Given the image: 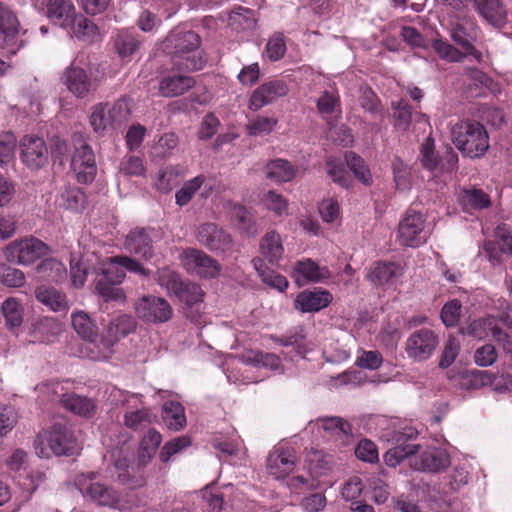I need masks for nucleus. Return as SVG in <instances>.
<instances>
[{"label": "nucleus", "instance_id": "2f4dec72", "mask_svg": "<svg viewBox=\"0 0 512 512\" xmlns=\"http://www.w3.org/2000/svg\"><path fill=\"white\" fill-rule=\"evenodd\" d=\"M478 13L492 26L503 27L507 22V11L500 0H474Z\"/></svg>", "mask_w": 512, "mask_h": 512}, {"label": "nucleus", "instance_id": "423d86ee", "mask_svg": "<svg viewBox=\"0 0 512 512\" xmlns=\"http://www.w3.org/2000/svg\"><path fill=\"white\" fill-rule=\"evenodd\" d=\"M36 454L41 458L52 455H72L77 449L76 440L70 428L65 424L56 423L50 430L39 434L34 442Z\"/></svg>", "mask_w": 512, "mask_h": 512}, {"label": "nucleus", "instance_id": "2eb2a0df", "mask_svg": "<svg viewBox=\"0 0 512 512\" xmlns=\"http://www.w3.org/2000/svg\"><path fill=\"white\" fill-rule=\"evenodd\" d=\"M71 167L79 183L89 184L94 181L97 174L95 154L84 141L75 147Z\"/></svg>", "mask_w": 512, "mask_h": 512}, {"label": "nucleus", "instance_id": "bb28decb", "mask_svg": "<svg viewBox=\"0 0 512 512\" xmlns=\"http://www.w3.org/2000/svg\"><path fill=\"white\" fill-rule=\"evenodd\" d=\"M203 295L201 287L194 283H184L175 295L186 305L185 314L193 322H197L200 317Z\"/></svg>", "mask_w": 512, "mask_h": 512}, {"label": "nucleus", "instance_id": "49530a36", "mask_svg": "<svg viewBox=\"0 0 512 512\" xmlns=\"http://www.w3.org/2000/svg\"><path fill=\"white\" fill-rule=\"evenodd\" d=\"M497 324L498 318L492 315L475 319L468 325L465 334L482 340L493 334Z\"/></svg>", "mask_w": 512, "mask_h": 512}, {"label": "nucleus", "instance_id": "79ce46f5", "mask_svg": "<svg viewBox=\"0 0 512 512\" xmlns=\"http://www.w3.org/2000/svg\"><path fill=\"white\" fill-rule=\"evenodd\" d=\"M162 418L165 425L173 431H179L186 425L184 408L179 402H166L162 408Z\"/></svg>", "mask_w": 512, "mask_h": 512}, {"label": "nucleus", "instance_id": "338daca9", "mask_svg": "<svg viewBox=\"0 0 512 512\" xmlns=\"http://www.w3.org/2000/svg\"><path fill=\"white\" fill-rule=\"evenodd\" d=\"M383 357L379 351L359 349L357 352L356 365L368 369L376 370L381 367Z\"/></svg>", "mask_w": 512, "mask_h": 512}, {"label": "nucleus", "instance_id": "473e14b6", "mask_svg": "<svg viewBox=\"0 0 512 512\" xmlns=\"http://www.w3.org/2000/svg\"><path fill=\"white\" fill-rule=\"evenodd\" d=\"M265 176L275 183H287L292 181L297 168L288 160L276 158L268 161L264 167Z\"/></svg>", "mask_w": 512, "mask_h": 512}, {"label": "nucleus", "instance_id": "9d476101", "mask_svg": "<svg viewBox=\"0 0 512 512\" xmlns=\"http://www.w3.org/2000/svg\"><path fill=\"white\" fill-rule=\"evenodd\" d=\"M48 253V246L35 237H24L10 242L4 249L8 262L26 266Z\"/></svg>", "mask_w": 512, "mask_h": 512}, {"label": "nucleus", "instance_id": "ddd939ff", "mask_svg": "<svg viewBox=\"0 0 512 512\" xmlns=\"http://www.w3.org/2000/svg\"><path fill=\"white\" fill-rule=\"evenodd\" d=\"M183 267L191 274L215 278L220 273L219 263L202 250L186 249L180 255Z\"/></svg>", "mask_w": 512, "mask_h": 512}, {"label": "nucleus", "instance_id": "cd10ccee", "mask_svg": "<svg viewBox=\"0 0 512 512\" xmlns=\"http://www.w3.org/2000/svg\"><path fill=\"white\" fill-rule=\"evenodd\" d=\"M310 426L323 429L331 437L347 445L352 439V427L348 421L338 416L321 417L309 423Z\"/></svg>", "mask_w": 512, "mask_h": 512}, {"label": "nucleus", "instance_id": "0e129e2a", "mask_svg": "<svg viewBox=\"0 0 512 512\" xmlns=\"http://www.w3.org/2000/svg\"><path fill=\"white\" fill-rule=\"evenodd\" d=\"M88 275V268L85 261L75 255L70 259V276L72 284L75 288L84 286Z\"/></svg>", "mask_w": 512, "mask_h": 512}, {"label": "nucleus", "instance_id": "6ab92c4d", "mask_svg": "<svg viewBox=\"0 0 512 512\" xmlns=\"http://www.w3.org/2000/svg\"><path fill=\"white\" fill-rule=\"evenodd\" d=\"M288 86L282 79H272L262 83L250 96L248 108L258 111L288 93Z\"/></svg>", "mask_w": 512, "mask_h": 512}, {"label": "nucleus", "instance_id": "4d7b16f0", "mask_svg": "<svg viewBox=\"0 0 512 512\" xmlns=\"http://www.w3.org/2000/svg\"><path fill=\"white\" fill-rule=\"evenodd\" d=\"M345 162L355 177L364 185H369L372 181L371 174L364 160L354 152L345 153Z\"/></svg>", "mask_w": 512, "mask_h": 512}, {"label": "nucleus", "instance_id": "5701e85b", "mask_svg": "<svg viewBox=\"0 0 512 512\" xmlns=\"http://www.w3.org/2000/svg\"><path fill=\"white\" fill-rule=\"evenodd\" d=\"M450 465V456L445 449L429 447L411 461L414 470L439 472Z\"/></svg>", "mask_w": 512, "mask_h": 512}, {"label": "nucleus", "instance_id": "dca6fc26", "mask_svg": "<svg viewBox=\"0 0 512 512\" xmlns=\"http://www.w3.org/2000/svg\"><path fill=\"white\" fill-rule=\"evenodd\" d=\"M20 158L25 166L37 170L48 162V147L43 138L25 135L19 143Z\"/></svg>", "mask_w": 512, "mask_h": 512}, {"label": "nucleus", "instance_id": "1a4fd4ad", "mask_svg": "<svg viewBox=\"0 0 512 512\" xmlns=\"http://www.w3.org/2000/svg\"><path fill=\"white\" fill-rule=\"evenodd\" d=\"M88 68V56L84 53H78L63 72L62 78L67 89L80 99L88 97L94 90Z\"/></svg>", "mask_w": 512, "mask_h": 512}, {"label": "nucleus", "instance_id": "e2e57ef3", "mask_svg": "<svg viewBox=\"0 0 512 512\" xmlns=\"http://www.w3.org/2000/svg\"><path fill=\"white\" fill-rule=\"evenodd\" d=\"M393 119L394 126L398 131L405 132L410 126L411 123V108L409 104L405 100H399L397 103L393 104Z\"/></svg>", "mask_w": 512, "mask_h": 512}, {"label": "nucleus", "instance_id": "c756f323", "mask_svg": "<svg viewBox=\"0 0 512 512\" xmlns=\"http://www.w3.org/2000/svg\"><path fill=\"white\" fill-rule=\"evenodd\" d=\"M47 17L66 28L74 24L76 10L71 0H50L45 4Z\"/></svg>", "mask_w": 512, "mask_h": 512}, {"label": "nucleus", "instance_id": "774afa93", "mask_svg": "<svg viewBox=\"0 0 512 512\" xmlns=\"http://www.w3.org/2000/svg\"><path fill=\"white\" fill-rule=\"evenodd\" d=\"M461 302L457 299L447 302L441 310V320L446 327H454L461 316Z\"/></svg>", "mask_w": 512, "mask_h": 512}, {"label": "nucleus", "instance_id": "680f3d73", "mask_svg": "<svg viewBox=\"0 0 512 512\" xmlns=\"http://www.w3.org/2000/svg\"><path fill=\"white\" fill-rule=\"evenodd\" d=\"M327 173L336 184L348 188L351 185V177L341 160L329 159L327 161Z\"/></svg>", "mask_w": 512, "mask_h": 512}, {"label": "nucleus", "instance_id": "a18cd8bd", "mask_svg": "<svg viewBox=\"0 0 512 512\" xmlns=\"http://www.w3.org/2000/svg\"><path fill=\"white\" fill-rule=\"evenodd\" d=\"M38 273L46 281L61 283L67 277L65 265L56 259H45L37 267Z\"/></svg>", "mask_w": 512, "mask_h": 512}, {"label": "nucleus", "instance_id": "e433bc0d", "mask_svg": "<svg viewBox=\"0 0 512 512\" xmlns=\"http://www.w3.org/2000/svg\"><path fill=\"white\" fill-rule=\"evenodd\" d=\"M334 464L333 456L323 450L311 448L306 454V465L312 478L327 474Z\"/></svg>", "mask_w": 512, "mask_h": 512}, {"label": "nucleus", "instance_id": "f8f14e48", "mask_svg": "<svg viewBox=\"0 0 512 512\" xmlns=\"http://www.w3.org/2000/svg\"><path fill=\"white\" fill-rule=\"evenodd\" d=\"M438 345V335L429 328H421L408 336L405 351L414 362H424L433 356Z\"/></svg>", "mask_w": 512, "mask_h": 512}, {"label": "nucleus", "instance_id": "a211bd4d", "mask_svg": "<svg viewBox=\"0 0 512 512\" xmlns=\"http://www.w3.org/2000/svg\"><path fill=\"white\" fill-rule=\"evenodd\" d=\"M403 275V268L397 262L376 261L369 268L366 278L374 286L383 289L395 288Z\"/></svg>", "mask_w": 512, "mask_h": 512}, {"label": "nucleus", "instance_id": "3c124183", "mask_svg": "<svg viewBox=\"0 0 512 512\" xmlns=\"http://www.w3.org/2000/svg\"><path fill=\"white\" fill-rule=\"evenodd\" d=\"M16 146L17 139L11 131H0V168L14 161Z\"/></svg>", "mask_w": 512, "mask_h": 512}, {"label": "nucleus", "instance_id": "603ef678", "mask_svg": "<svg viewBox=\"0 0 512 512\" xmlns=\"http://www.w3.org/2000/svg\"><path fill=\"white\" fill-rule=\"evenodd\" d=\"M86 197L77 187L66 186L60 194V203L66 209L79 212L84 209Z\"/></svg>", "mask_w": 512, "mask_h": 512}, {"label": "nucleus", "instance_id": "f704fd0d", "mask_svg": "<svg viewBox=\"0 0 512 512\" xmlns=\"http://www.w3.org/2000/svg\"><path fill=\"white\" fill-rule=\"evenodd\" d=\"M35 297L53 312H67L69 309L66 295L53 287H38L35 290Z\"/></svg>", "mask_w": 512, "mask_h": 512}, {"label": "nucleus", "instance_id": "052dcab7", "mask_svg": "<svg viewBox=\"0 0 512 512\" xmlns=\"http://www.w3.org/2000/svg\"><path fill=\"white\" fill-rule=\"evenodd\" d=\"M432 47L441 59L449 62H461L465 56H469L466 51L463 53L448 41L442 39H435Z\"/></svg>", "mask_w": 512, "mask_h": 512}, {"label": "nucleus", "instance_id": "a878e982", "mask_svg": "<svg viewBox=\"0 0 512 512\" xmlns=\"http://www.w3.org/2000/svg\"><path fill=\"white\" fill-rule=\"evenodd\" d=\"M475 386L490 387L494 392L505 394L512 391V375L509 373H494L488 370H475L471 373Z\"/></svg>", "mask_w": 512, "mask_h": 512}, {"label": "nucleus", "instance_id": "4c0bfd02", "mask_svg": "<svg viewBox=\"0 0 512 512\" xmlns=\"http://www.w3.org/2000/svg\"><path fill=\"white\" fill-rule=\"evenodd\" d=\"M60 401L66 410L82 417H91L96 410V404L92 399L75 393L64 394Z\"/></svg>", "mask_w": 512, "mask_h": 512}, {"label": "nucleus", "instance_id": "7ed1b4c3", "mask_svg": "<svg viewBox=\"0 0 512 512\" xmlns=\"http://www.w3.org/2000/svg\"><path fill=\"white\" fill-rule=\"evenodd\" d=\"M201 39L194 31H173L166 38V47L173 49L172 61L179 70H200L204 59L199 50Z\"/></svg>", "mask_w": 512, "mask_h": 512}, {"label": "nucleus", "instance_id": "6e6d98bb", "mask_svg": "<svg viewBox=\"0 0 512 512\" xmlns=\"http://www.w3.org/2000/svg\"><path fill=\"white\" fill-rule=\"evenodd\" d=\"M205 181L203 175H198L188 181L175 194V202L179 206L187 205Z\"/></svg>", "mask_w": 512, "mask_h": 512}, {"label": "nucleus", "instance_id": "5fc2aeb1", "mask_svg": "<svg viewBox=\"0 0 512 512\" xmlns=\"http://www.w3.org/2000/svg\"><path fill=\"white\" fill-rule=\"evenodd\" d=\"M440 156L435 151L434 140L428 136L420 147V160L422 166L435 173L438 170Z\"/></svg>", "mask_w": 512, "mask_h": 512}, {"label": "nucleus", "instance_id": "c9c22d12", "mask_svg": "<svg viewBox=\"0 0 512 512\" xmlns=\"http://www.w3.org/2000/svg\"><path fill=\"white\" fill-rule=\"evenodd\" d=\"M154 416L150 409L140 403H134L124 414V424L127 428L139 431L147 428L153 421Z\"/></svg>", "mask_w": 512, "mask_h": 512}, {"label": "nucleus", "instance_id": "72a5a7b5", "mask_svg": "<svg viewBox=\"0 0 512 512\" xmlns=\"http://www.w3.org/2000/svg\"><path fill=\"white\" fill-rule=\"evenodd\" d=\"M262 257L272 265H277L284 255L282 238L274 230L267 232L260 241Z\"/></svg>", "mask_w": 512, "mask_h": 512}, {"label": "nucleus", "instance_id": "a19ab883", "mask_svg": "<svg viewBox=\"0 0 512 512\" xmlns=\"http://www.w3.org/2000/svg\"><path fill=\"white\" fill-rule=\"evenodd\" d=\"M274 341L279 345L292 347L295 353L302 358L311 350L302 327L289 331L285 335L275 338Z\"/></svg>", "mask_w": 512, "mask_h": 512}, {"label": "nucleus", "instance_id": "4be33fe9", "mask_svg": "<svg viewBox=\"0 0 512 512\" xmlns=\"http://www.w3.org/2000/svg\"><path fill=\"white\" fill-rule=\"evenodd\" d=\"M198 242L211 251H225L231 247V236L214 223L201 224L196 234Z\"/></svg>", "mask_w": 512, "mask_h": 512}, {"label": "nucleus", "instance_id": "de8ad7c7", "mask_svg": "<svg viewBox=\"0 0 512 512\" xmlns=\"http://www.w3.org/2000/svg\"><path fill=\"white\" fill-rule=\"evenodd\" d=\"M460 202L465 209L481 210L491 204L490 197L477 188L464 189L460 194Z\"/></svg>", "mask_w": 512, "mask_h": 512}, {"label": "nucleus", "instance_id": "f3484780", "mask_svg": "<svg viewBox=\"0 0 512 512\" xmlns=\"http://www.w3.org/2000/svg\"><path fill=\"white\" fill-rule=\"evenodd\" d=\"M135 310L139 318L151 323H165L173 315L170 304L156 296L142 297L136 303Z\"/></svg>", "mask_w": 512, "mask_h": 512}, {"label": "nucleus", "instance_id": "13d9d810", "mask_svg": "<svg viewBox=\"0 0 512 512\" xmlns=\"http://www.w3.org/2000/svg\"><path fill=\"white\" fill-rule=\"evenodd\" d=\"M139 45V39L127 31H121L115 40L116 50L122 59L133 55L139 48Z\"/></svg>", "mask_w": 512, "mask_h": 512}, {"label": "nucleus", "instance_id": "6e6552de", "mask_svg": "<svg viewBox=\"0 0 512 512\" xmlns=\"http://www.w3.org/2000/svg\"><path fill=\"white\" fill-rule=\"evenodd\" d=\"M130 115L128 103L124 99L116 102H101L91 108L90 125L95 133L104 135L109 129L124 123Z\"/></svg>", "mask_w": 512, "mask_h": 512}, {"label": "nucleus", "instance_id": "b1692460", "mask_svg": "<svg viewBox=\"0 0 512 512\" xmlns=\"http://www.w3.org/2000/svg\"><path fill=\"white\" fill-rule=\"evenodd\" d=\"M296 455L292 449L277 447L268 456L267 472L275 479H283L293 471Z\"/></svg>", "mask_w": 512, "mask_h": 512}, {"label": "nucleus", "instance_id": "bf43d9fd", "mask_svg": "<svg viewBox=\"0 0 512 512\" xmlns=\"http://www.w3.org/2000/svg\"><path fill=\"white\" fill-rule=\"evenodd\" d=\"M278 120L273 117L257 116L255 119L249 121L246 126L247 133L250 136H264L273 132Z\"/></svg>", "mask_w": 512, "mask_h": 512}, {"label": "nucleus", "instance_id": "9b49d317", "mask_svg": "<svg viewBox=\"0 0 512 512\" xmlns=\"http://www.w3.org/2000/svg\"><path fill=\"white\" fill-rule=\"evenodd\" d=\"M136 328L135 319L126 314L119 315L112 319L107 328L106 335L100 341L101 349L97 354L89 355L95 361H106L113 353V346L123 337L133 332Z\"/></svg>", "mask_w": 512, "mask_h": 512}, {"label": "nucleus", "instance_id": "864d4df0", "mask_svg": "<svg viewBox=\"0 0 512 512\" xmlns=\"http://www.w3.org/2000/svg\"><path fill=\"white\" fill-rule=\"evenodd\" d=\"M230 25L236 29L252 30L256 26L254 12L245 7L235 8L229 15Z\"/></svg>", "mask_w": 512, "mask_h": 512}, {"label": "nucleus", "instance_id": "f03ea898", "mask_svg": "<svg viewBox=\"0 0 512 512\" xmlns=\"http://www.w3.org/2000/svg\"><path fill=\"white\" fill-rule=\"evenodd\" d=\"M97 472L81 473L76 478V485L85 498L99 506L109 507L120 511H128L140 505L141 499L133 494L127 493L121 496L114 488L97 480Z\"/></svg>", "mask_w": 512, "mask_h": 512}, {"label": "nucleus", "instance_id": "69168bd1", "mask_svg": "<svg viewBox=\"0 0 512 512\" xmlns=\"http://www.w3.org/2000/svg\"><path fill=\"white\" fill-rule=\"evenodd\" d=\"M141 395L130 393L124 390H121L117 387H112L108 392V400L111 404L115 406H125L126 409H130V407L134 403H140Z\"/></svg>", "mask_w": 512, "mask_h": 512}, {"label": "nucleus", "instance_id": "c03bdc74", "mask_svg": "<svg viewBox=\"0 0 512 512\" xmlns=\"http://www.w3.org/2000/svg\"><path fill=\"white\" fill-rule=\"evenodd\" d=\"M242 359L244 363L259 368H266L273 371L280 368V358L274 353L250 350L243 354Z\"/></svg>", "mask_w": 512, "mask_h": 512}, {"label": "nucleus", "instance_id": "20e7f679", "mask_svg": "<svg viewBox=\"0 0 512 512\" xmlns=\"http://www.w3.org/2000/svg\"><path fill=\"white\" fill-rule=\"evenodd\" d=\"M454 9L450 15L449 30L452 40L475 61L482 62V53L472 44L477 38L478 27L474 19L464 10V0H442Z\"/></svg>", "mask_w": 512, "mask_h": 512}, {"label": "nucleus", "instance_id": "393cba45", "mask_svg": "<svg viewBox=\"0 0 512 512\" xmlns=\"http://www.w3.org/2000/svg\"><path fill=\"white\" fill-rule=\"evenodd\" d=\"M332 294L321 288L304 290L294 301L295 308L302 313H314L326 308L332 302Z\"/></svg>", "mask_w": 512, "mask_h": 512}, {"label": "nucleus", "instance_id": "aec40b11", "mask_svg": "<svg viewBox=\"0 0 512 512\" xmlns=\"http://www.w3.org/2000/svg\"><path fill=\"white\" fill-rule=\"evenodd\" d=\"M330 271L326 266H320L311 258H304L294 263L291 276L295 283L301 287L308 283H322L330 278Z\"/></svg>", "mask_w": 512, "mask_h": 512}, {"label": "nucleus", "instance_id": "4468645a", "mask_svg": "<svg viewBox=\"0 0 512 512\" xmlns=\"http://www.w3.org/2000/svg\"><path fill=\"white\" fill-rule=\"evenodd\" d=\"M20 22L15 13L6 5L0 3V49L11 54L22 47L19 41Z\"/></svg>", "mask_w": 512, "mask_h": 512}, {"label": "nucleus", "instance_id": "39448f33", "mask_svg": "<svg viewBox=\"0 0 512 512\" xmlns=\"http://www.w3.org/2000/svg\"><path fill=\"white\" fill-rule=\"evenodd\" d=\"M451 137L457 149L466 157L479 158L489 148V136L479 122H460L451 130Z\"/></svg>", "mask_w": 512, "mask_h": 512}, {"label": "nucleus", "instance_id": "58836bf2", "mask_svg": "<svg viewBox=\"0 0 512 512\" xmlns=\"http://www.w3.org/2000/svg\"><path fill=\"white\" fill-rule=\"evenodd\" d=\"M194 85L193 78L185 75L169 76L159 83V92L164 97L182 95Z\"/></svg>", "mask_w": 512, "mask_h": 512}, {"label": "nucleus", "instance_id": "c85d7f7f", "mask_svg": "<svg viewBox=\"0 0 512 512\" xmlns=\"http://www.w3.org/2000/svg\"><path fill=\"white\" fill-rule=\"evenodd\" d=\"M125 249L144 259H151L154 255L153 241L149 230L135 228L131 230L125 239Z\"/></svg>", "mask_w": 512, "mask_h": 512}, {"label": "nucleus", "instance_id": "37998d69", "mask_svg": "<svg viewBox=\"0 0 512 512\" xmlns=\"http://www.w3.org/2000/svg\"><path fill=\"white\" fill-rule=\"evenodd\" d=\"M162 441L161 434L150 429L142 438L138 453V460L140 465L146 466L156 454Z\"/></svg>", "mask_w": 512, "mask_h": 512}, {"label": "nucleus", "instance_id": "7c9ffc66", "mask_svg": "<svg viewBox=\"0 0 512 512\" xmlns=\"http://www.w3.org/2000/svg\"><path fill=\"white\" fill-rule=\"evenodd\" d=\"M72 326L77 334L88 341L86 349L90 352L87 356L92 354H97L94 351V348L101 349V345H97L95 340L97 338V328L90 319L89 315L83 311H78L73 313L72 316Z\"/></svg>", "mask_w": 512, "mask_h": 512}, {"label": "nucleus", "instance_id": "09e8293b", "mask_svg": "<svg viewBox=\"0 0 512 512\" xmlns=\"http://www.w3.org/2000/svg\"><path fill=\"white\" fill-rule=\"evenodd\" d=\"M254 266L264 283L278 290L279 292H284L287 289L288 281L286 277L273 270H270L267 267H264L262 259H255Z\"/></svg>", "mask_w": 512, "mask_h": 512}, {"label": "nucleus", "instance_id": "8fccbe9b", "mask_svg": "<svg viewBox=\"0 0 512 512\" xmlns=\"http://www.w3.org/2000/svg\"><path fill=\"white\" fill-rule=\"evenodd\" d=\"M60 331V324L52 317H43L33 324L34 336L40 341L50 342Z\"/></svg>", "mask_w": 512, "mask_h": 512}, {"label": "nucleus", "instance_id": "ea45409f", "mask_svg": "<svg viewBox=\"0 0 512 512\" xmlns=\"http://www.w3.org/2000/svg\"><path fill=\"white\" fill-rule=\"evenodd\" d=\"M1 313L5 321V326L9 330L13 331L22 325L24 307L17 298L9 297L5 299L1 305Z\"/></svg>", "mask_w": 512, "mask_h": 512}, {"label": "nucleus", "instance_id": "412c9836", "mask_svg": "<svg viewBox=\"0 0 512 512\" xmlns=\"http://www.w3.org/2000/svg\"><path fill=\"white\" fill-rule=\"evenodd\" d=\"M111 458L115 469L118 471L117 479L121 484L131 489L144 486L145 478L142 475H132L130 473L133 453L128 446L124 445L119 449H114L111 452Z\"/></svg>", "mask_w": 512, "mask_h": 512}, {"label": "nucleus", "instance_id": "f257e3e1", "mask_svg": "<svg viewBox=\"0 0 512 512\" xmlns=\"http://www.w3.org/2000/svg\"><path fill=\"white\" fill-rule=\"evenodd\" d=\"M147 276V270L144 266L127 256H114L107 259V263L97 274L95 279V290L105 301L124 300V294L119 285L125 278V271Z\"/></svg>", "mask_w": 512, "mask_h": 512}, {"label": "nucleus", "instance_id": "0eeeda50", "mask_svg": "<svg viewBox=\"0 0 512 512\" xmlns=\"http://www.w3.org/2000/svg\"><path fill=\"white\" fill-rule=\"evenodd\" d=\"M430 234L426 215L408 209L399 221L396 239L401 246L417 248L427 242Z\"/></svg>", "mask_w": 512, "mask_h": 512}]
</instances>
